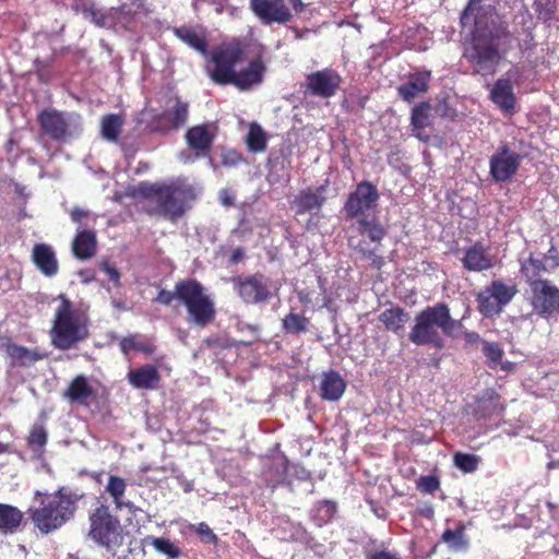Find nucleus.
<instances>
[{"mask_svg": "<svg viewBox=\"0 0 559 559\" xmlns=\"http://www.w3.org/2000/svg\"><path fill=\"white\" fill-rule=\"evenodd\" d=\"M409 320V313L401 307H392L385 309L379 314V321L384 325L388 331L397 333L404 329Z\"/></svg>", "mask_w": 559, "mask_h": 559, "instance_id": "obj_32", "label": "nucleus"}, {"mask_svg": "<svg viewBox=\"0 0 559 559\" xmlns=\"http://www.w3.org/2000/svg\"><path fill=\"white\" fill-rule=\"evenodd\" d=\"M466 527L463 523H459L455 530L447 528L441 536L443 543L455 551H463L468 548L469 542L465 534Z\"/></svg>", "mask_w": 559, "mask_h": 559, "instance_id": "obj_36", "label": "nucleus"}, {"mask_svg": "<svg viewBox=\"0 0 559 559\" xmlns=\"http://www.w3.org/2000/svg\"><path fill=\"white\" fill-rule=\"evenodd\" d=\"M155 350H156V345L152 341L144 340L143 337L141 340L140 345H138V349H136V352L143 353L145 355H152L155 353Z\"/></svg>", "mask_w": 559, "mask_h": 559, "instance_id": "obj_62", "label": "nucleus"}, {"mask_svg": "<svg viewBox=\"0 0 559 559\" xmlns=\"http://www.w3.org/2000/svg\"><path fill=\"white\" fill-rule=\"evenodd\" d=\"M430 80V71H418L409 74L408 81L397 87L399 96L404 102L412 103L415 98L428 92Z\"/></svg>", "mask_w": 559, "mask_h": 559, "instance_id": "obj_23", "label": "nucleus"}, {"mask_svg": "<svg viewBox=\"0 0 559 559\" xmlns=\"http://www.w3.org/2000/svg\"><path fill=\"white\" fill-rule=\"evenodd\" d=\"M195 198L194 188L190 185L180 181L166 183L157 200L156 213L175 223L186 214L189 203Z\"/></svg>", "mask_w": 559, "mask_h": 559, "instance_id": "obj_9", "label": "nucleus"}, {"mask_svg": "<svg viewBox=\"0 0 559 559\" xmlns=\"http://www.w3.org/2000/svg\"><path fill=\"white\" fill-rule=\"evenodd\" d=\"M459 337H463L466 344L475 345L478 343H483L480 335L475 331H466L464 328L461 331V335Z\"/></svg>", "mask_w": 559, "mask_h": 559, "instance_id": "obj_60", "label": "nucleus"}, {"mask_svg": "<svg viewBox=\"0 0 559 559\" xmlns=\"http://www.w3.org/2000/svg\"><path fill=\"white\" fill-rule=\"evenodd\" d=\"M483 353L492 364H498L503 356V350L497 343H490L487 341H483Z\"/></svg>", "mask_w": 559, "mask_h": 559, "instance_id": "obj_53", "label": "nucleus"}, {"mask_svg": "<svg viewBox=\"0 0 559 559\" xmlns=\"http://www.w3.org/2000/svg\"><path fill=\"white\" fill-rule=\"evenodd\" d=\"M100 270L107 274L110 281L115 283L116 286L120 285V272L118 269L108 260H103L99 264Z\"/></svg>", "mask_w": 559, "mask_h": 559, "instance_id": "obj_56", "label": "nucleus"}, {"mask_svg": "<svg viewBox=\"0 0 559 559\" xmlns=\"http://www.w3.org/2000/svg\"><path fill=\"white\" fill-rule=\"evenodd\" d=\"M142 337L143 336L140 334H130L128 336H124L119 342L120 350L126 355H128L132 350H136L138 345H140V343H141Z\"/></svg>", "mask_w": 559, "mask_h": 559, "instance_id": "obj_54", "label": "nucleus"}, {"mask_svg": "<svg viewBox=\"0 0 559 559\" xmlns=\"http://www.w3.org/2000/svg\"><path fill=\"white\" fill-rule=\"evenodd\" d=\"M73 9L98 27L111 26V10L99 9L92 0H78Z\"/></svg>", "mask_w": 559, "mask_h": 559, "instance_id": "obj_26", "label": "nucleus"}, {"mask_svg": "<svg viewBox=\"0 0 559 559\" xmlns=\"http://www.w3.org/2000/svg\"><path fill=\"white\" fill-rule=\"evenodd\" d=\"M534 9L537 19L548 23L555 19L557 4L555 0H536L534 3Z\"/></svg>", "mask_w": 559, "mask_h": 559, "instance_id": "obj_46", "label": "nucleus"}, {"mask_svg": "<svg viewBox=\"0 0 559 559\" xmlns=\"http://www.w3.org/2000/svg\"><path fill=\"white\" fill-rule=\"evenodd\" d=\"M246 48L245 43L238 38L224 41L213 48L205 67L210 79L217 85H233L241 92L260 85L266 71L260 57L252 59L240 71H236V67L246 58Z\"/></svg>", "mask_w": 559, "mask_h": 559, "instance_id": "obj_1", "label": "nucleus"}, {"mask_svg": "<svg viewBox=\"0 0 559 559\" xmlns=\"http://www.w3.org/2000/svg\"><path fill=\"white\" fill-rule=\"evenodd\" d=\"M506 412L501 396L493 390L487 389L477 396L473 404V415L477 420H500Z\"/></svg>", "mask_w": 559, "mask_h": 559, "instance_id": "obj_17", "label": "nucleus"}, {"mask_svg": "<svg viewBox=\"0 0 559 559\" xmlns=\"http://www.w3.org/2000/svg\"><path fill=\"white\" fill-rule=\"evenodd\" d=\"M379 198V192L373 183L367 180L359 182L344 204L346 216L348 218L366 216L367 211L377 206Z\"/></svg>", "mask_w": 559, "mask_h": 559, "instance_id": "obj_14", "label": "nucleus"}, {"mask_svg": "<svg viewBox=\"0 0 559 559\" xmlns=\"http://www.w3.org/2000/svg\"><path fill=\"white\" fill-rule=\"evenodd\" d=\"M480 457L475 454L456 452L453 455V463L463 473H474L479 465Z\"/></svg>", "mask_w": 559, "mask_h": 559, "instance_id": "obj_44", "label": "nucleus"}, {"mask_svg": "<svg viewBox=\"0 0 559 559\" xmlns=\"http://www.w3.org/2000/svg\"><path fill=\"white\" fill-rule=\"evenodd\" d=\"M23 520V513L13 506L0 503V531L15 532Z\"/></svg>", "mask_w": 559, "mask_h": 559, "instance_id": "obj_35", "label": "nucleus"}, {"mask_svg": "<svg viewBox=\"0 0 559 559\" xmlns=\"http://www.w3.org/2000/svg\"><path fill=\"white\" fill-rule=\"evenodd\" d=\"M490 100L503 112H515L516 98L509 79H498L490 90Z\"/></svg>", "mask_w": 559, "mask_h": 559, "instance_id": "obj_21", "label": "nucleus"}, {"mask_svg": "<svg viewBox=\"0 0 559 559\" xmlns=\"http://www.w3.org/2000/svg\"><path fill=\"white\" fill-rule=\"evenodd\" d=\"M217 134V127L212 123H202L187 129L186 143L191 151L182 160L193 163L197 159L209 157L212 162L211 151Z\"/></svg>", "mask_w": 559, "mask_h": 559, "instance_id": "obj_12", "label": "nucleus"}, {"mask_svg": "<svg viewBox=\"0 0 559 559\" xmlns=\"http://www.w3.org/2000/svg\"><path fill=\"white\" fill-rule=\"evenodd\" d=\"M431 110L432 107L429 102H420L412 109L411 126L414 135L419 140L427 141L429 138L425 130L430 126Z\"/></svg>", "mask_w": 559, "mask_h": 559, "instance_id": "obj_30", "label": "nucleus"}, {"mask_svg": "<svg viewBox=\"0 0 559 559\" xmlns=\"http://www.w3.org/2000/svg\"><path fill=\"white\" fill-rule=\"evenodd\" d=\"M477 302L479 312L485 317H492L502 311V308L487 288L477 295Z\"/></svg>", "mask_w": 559, "mask_h": 559, "instance_id": "obj_42", "label": "nucleus"}, {"mask_svg": "<svg viewBox=\"0 0 559 559\" xmlns=\"http://www.w3.org/2000/svg\"><path fill=\"white\" fill-rule=\"evenodd\" d=\"M123 127V119L116 114H108L102 118V136L109 142H117Z\"/></svg>", "mask_w": 559, "mask_h": 559, "instance_id": "obj_37", "label": "nucleus"}, {"mask_svg": "<svg viewBox=\"0 0 559 559\" xmlns=\"http://www.w3.org/2000/svg\"><path fill=\"white\" fill-rule=\"evenodd\" d=\"M345 389L346 383L337 371L330 370L323 373L320 385L322 400L336 402L343 396Z\"/></svg>", "mask_w": 559, "mask_h": 559, "instance_id": "obj_25", "label": "nucleus"}, {"mask_svg": "<svg viewBox=\"0 0 559 559\" xmlns=\"http://www.w3.org/2000/svg\"><path fill=\"white\" fill-rule=\"evenodd\" d=\"M532 292L531 305L533 310L542 318H551L559 312V288L551 282H534L530 286Z\"/></svg>", "mask_w": 559, "mask_h": 559, "instance_id": "obj_16", "label": "nucleus"}, {"mask_svg": "<svg viewBox=\"0 0 559 559\" xmlns=\"http://www.w3.org/2000/svg\"><path fill=\"white\" fill-rule=\"evenodd\" d=\"M342 82V76L337 71L332 68H324L306 76L305 94L320 98H331L336 95Z\"/></svg>", "mask_w": 559, "mask_h": 559, "instance_id": "obj_15", "label": "nucleus"}, {"mask_svg": "<svg viewBox=\"0 0 559 559\" xmlns=\"http://www.w3.org/2000/svg\"><path fill=\"white\" fill-rule=\"evenodd\" d=\"M181 305L187 311V322L190 325L204 329L216 318L214 299L206 293L205 287L195 278H189L186 292L180 295Z\"/></svg>", "mask_w": 559, "mask_h": 559, "instance_id": "obj_8", "label": "nucleus"}, {"mask_svg": "<svg viewBox=\"0 0 559 559\" xmlns=\"http://www.w3.org/2000/svg\"><path fill=\"white\" fill-rule=\"evenodd\" d=\"M250 2L252 11L264 24H285L304 9L301 0H251Z\"/></svg>", "mask_w": 559, "mask_h": 559, "instance_id": "obj_11", "label": "nucleus"}, {"mask_svg": "<svg viewBox=\"0 0 559 559\" xmlns=\"http://www.w3.org/2000/svg\"><path fill=\"white\" fill-rule=\"evenodd\" d=\"M440 488V480L435 475L421 476L417 481V489L423 493L432 495Z\"/></svg>", "mask_w": 559, "mask_h": 559, "instance_id": "obj_52", "label": "nucleus"}, {"mask_svg": "<svg viewBox=\"0 0 559 559\" xmlns=\"http://www.w3.org/2000/svg\"><path fill=\"white\" fill-rule=\"evenodd\" d=\"M126 490L127 481L124 478L117 475L109 476L107 485L105 486V491L112 499L115 506H119L121 503V499L123 498Z\"/></svg>", "mask_w": 559, "mask_h": 559, "instance_id": "obj_41", "label": "nucleus"}, {"mask_svg": "<svg viewBox=\"0 0 559 559\" xmlns=\"http://www.w3.org/2000/svg\"><path fill=\"white\" fill-rule=\"evenodd\" d=\"M544 260H549L552 262L550 269H556L559 266V251L554 245H551L548 252L545 254Z\"/></svg>", "mask_w": 559, "mask_h": 559, "instance_id": "obj_61", "label": "nucleus"}, {"mask_svg": "<svg viewBox=\"0 0 559 559\" xmlns=\"http://www.w3.org/2000/svg\"><path fill=\"white\" fill-rule=\"evenodd\" d=\"M247 144L251 152H263L266 148V136L259 126H252L247 136Z\"/></svg>", "mask_w": 559, "mask_h": 559, "instance_id": "obj_45", "label": "nucleus"}, {"mask_svg": "<svg viewBox=\"0 0 559 559\" xmlns=\"http://www.w3.org/2000/svg\"><path fill=\"white\" fill-rule=\"evenodd\" d=\"M80 498L63 487L52 493L36 491L27 514L41 534H49L74 516Z\"/></svg>", "mask_w": 559, "mask_h": 559, "instance_id": "obj_4", "label": "nucleus"}, {"mask_svg": "<svg viewBox=\"0 0 559 559\" xmlns=\"http://www.w3.org/2000/svg\"><path fill=\"white\" fill-rule=\"evenodd\" d=\"M289 463L287 460H285L281 465L280 468H276L277 478L276 479H266V486L270 487L272 490H275L278 486L285 484V476L288 471Z\"/></svg>", "mask_w": 559, "mask_h": 559, "instance_id": "obj_55", "label": "nucleus"}, {"mask_svg": "<svg viewBox=\"0 0 559 559\" xmlns=\"http://www.w3.org/2000/svg\"><path fill=\"white\" fill-rule=\"evenodd\" d=\"M95 395L93 386L88 383V380L82 376H75L64 390L62 396L70 402H75L85 405L87 400Z\"/></svg>", "mask_w": 559, "mask_h": 559, "instance_id": "obj_29", "label": "nucleus"}, {"mask_svg": "<svg viewBox=\"0 0 559 559\" xmlns=\"http://www.w3.org/2000/svg\"><path fill=\"white\" fill-rule=\"evenodd\" d=\"M522 155L508 143L500 144L489 159V174L496 182L510 180L522 163Z\"/></svg>", "mask_w": 559, "mask_h": 559, "instance_id": "obj_13", "label": "nucleus"}, {"mask_svg": "<svg viewBox=\"0 0 559 559\" xmlns=\"http://www.w3.org/2000/svg\"><path fill=\"white\" fill-rule=\"evenodd\" d=\"M197 533L207 543L216 544L218 540L217 536L206 523H200L197 527Z\"/></svg>", "mask_w": 559, "mask_h": 559, "instance_id": "obj_57", "label": "nucleus"}, {"mask_svg": "<svg viewBox=\"0 0 559 559\" xmlns=\"http://www.w3.org/2000/svg\"><path fill=\"white\" fill-rule=\"evenodd\" d=\"M151 545L158 551L171 559H177L181 555V550L168 538L152 537Z\"/></svg>", "mask_w": 559, "mask_h": 559, "instance_id": "obj_47", "label": "nucleus"}, {"mask_svg": "<svg viewBox=\"0 0 559 559\" xmlns=\"http://www.w3.org/2000/svg\"><path fill=\"white\" fill-rule=\"evenodd\" d=\"M128 382L138 390H155L158 388L162 377L156 366L146 364L131 369L127 374Z\"/></svg>", "mask_w": 559, "mask_h": 559, "instance_id": "obj_24", "label": "nucleus"}, {"mask_svg": "<svg viewBox=\"0 0 559 559\" xmlns=\"http://www.w3.org/2000/svg\"><path fill=\"white\" fill-rule=\"evenodd\" d=\"M37 122L43 133L56 142L78 138L84 130L83 118L75 111L45 108L38 112Z\"/></svg>", "mask_w": 559, "mask_h": 559, "instance_id": "obj_7", "label": "nucleus"}, {"mask_svg": "<svg viewBox=\"0 0 559 559\" xmlns=\"http://www.w3.org/2000/svg\"><path fill=\"white\" fill-rule=\"evenodd\" d=\"M235 292L247 305L269 302L272 298L271 281L262 273L238 275L231 278Z\"/></svg>", "mask_w": 559, "mask_h": 559, "instance_id": "obj_10", "label": "nucleus"}, {"mask_svg": "<svg viewBox=\"0 0 559 559\" xmlns=\"http://www.w3.org/2000/svg\"><path fill=\"white\" fill-rule=\"evenodd\" d=\"M97 251L96 234L93 230L79 231L72 241V252L79 260L93 258Z\"/></svg>", "mask_w": 559, "mask_h": 559, "instance_id": "obj_28", "label": "nucleus"}, {"mask_svg": "<svg viewBox=\"0 0 559 559\" xmlns=\"http://www.w3.org/2000/svg\"><path fill=\"white\" fill-rule=\"evenodd\" d=\"M188 283L189 278H186L178 281L175 284L174 290L162 288L154 301L166 307H170L175 300L181 304L182 297L180 295L186 292Z\"/></svg>", "mask_w": 559, "mask_h": 559, "instance_id": "obj_40", "label": "nucleus"}, {"mask_svg": "<svg viewBox=\"0 0 559 559\" xmlns=\"http://www.w3.org/2000/svg\"><path fill=\"white\" fill-rule=\"evenodd\" d=\"M484 0H469L466 8L461 14V20L463 23H465V20H467L471 15L474 14L475 11L479 10L480 3Z\"/></svg>", "mask_w": 559, "mask_h": 559, "instance_id": "obj_59", "label": "nucleus"}, {"mask_svg": "<svg viewBox=\"0 0 559 559\" xmlns=\"http://www.w3.org/2000/svg\"><path fill=\"white\" fill-rule=\"evenodd\" d=\"M548 271L549 269L547 267L545 260L535 258L533 254L521 262L520 272L528 286L534 282H546L547 280H542L539 277L543 273Z\"/></svg>", "mask_w": 559, "mask_h": 559, "instance_id": "obj_34", "label": "nucleus"}, {"mask_svg": "<svg viewBox=\"0 0 559 559\" xmlns=\"http://www.w3.org/2000/svg\"><path fill=\"white\" fill-rule=\"evenodd\" d=\"M462 329L463 320L453 319L449 305L440 301L416 313L407 336L416 346H430L440 350L445 347L443 336L459 338Z\"/></svg>", "mask_w": 559, "mask_h": 559, "instance_id": "obj_3", "label": "nucleus"}, {"mask_svg": "<svg viewBox=\"0 0 559 559\" xmlns=\"http://www.w3.org/2000/svg\"><path fill=\"white\" fill-rule=\"evenodd\" d=\"M32 262L47 277L55 276L59 271L56 252L47 243H35L32 250Z\"/></svg>", "mask_w": 559, "mask_h": 559, "instance_id": "obj_22", "label": "nucleus"}, {"mask_svg": "<svg viewBox=\"0 0 559 559\" xmlns=\"http://www.w3.org/2000/svg\"><path fill=\"white\" fill-rule=\"evenodd\" d=\"M316 512V516L319 518L321 522L328 523L332 521L336 513V503L330 500H322L318 502Z\"/></svg>", "mask_w": 559, "mask_h": 559, "instance_id": "obj_51", "label": "nucleus"}, {"mask_svg": "<svg viewBox=\"0 0 559 559\" xmlns=\"http://www.w3.org/2000/svg\"><path fill=\"white\" fill-rule=\"evenodd\" d=\"M111 10V23L116 24H129L133 21L135 13L131 10L130 5L121 4L117 8H110Z\"/></svg>", "mask_w": 559, "mask_h": 559, "instance_id": "obj_50", "label": "nucleus"}, {"mask_svg": "<svg viewBox=\"0 0 559 559\" xmlns=\"http://www.w3.org/2000/svg\"><path fill=\"white\" fill-rule=\"evenodd\" d=\"M0 348L11 358L13 366L29 367L47 357V354L37 348L29 349L13 343L10 337H3L1 340Z\"/></svg>", "mask_w": 559, "mask_h": 559, "instance_id": "obj_19", "label": "nucleus"}, {"mask_svg": "<svg viewBox=\"0 0 559 559\" xmlns=\"http://www.w3.org/2000/svg\"><path fill=\"white\" fill-rule=\"evenodd\" d=\"M367 559H400L395 554L388 550H377L368 556Z\"/></svg>", "mask_w": 559, "mask_h": 559, "instance_id": "obj_63", "label": "nucleus"}, {"mask_svg": "<svg viewBox=\"0 0 559 559\" xmlns=\"http://www.w3.org/2000/svg\"><path fill=\"white\" fill-rule=\"evenodd\" d=\"M516 38L504 21H490L475 26L463 46V58L471 64L473 73L492 75Z\"/></svg>", "mask_w": 559, "mask_h": 559, "instance_id": "obj_2", "label": "nucleus"}, {"mask_svg": "<svg viewBox=\"0 0 559 559\" xmlns=\"http://www.w3.org/2000/svg\"><path fill=\"white\" fill-rule=\"evenodd\" d=\"M48 433L43 424H34L27 437V444L33 451H40L47 443Z\"/></svg>", "mask_w": 559, "mask_h": 559, "instance_id": "obj_43", "label": "nucleus"}, {"mask_svg": "<svg viewBox=\"0 0 559 559\" xmlns=\"http://www.w3.org/2000/svg\"><path fill=\"white\" fill-rule=\"evenodd\" d=\"M357 230L359 235L367 236L377 246L381 245V241L388 234L386 228L376 215L359 217L357 219Z\"/></svg>", "mask_w": 559, "mask_h": 559, "instance_id": "obj_31", "label": "nucleus"}, {"mask_svg": "<svg viewBox=\"0 0 559 559\" xmlns=\"http://www.w3.org/2000/svg\"><path fill=\"white\" fill-rule=\"evenodd\" d=\"M310 320L302 313L290 311L282 319V329L286 334L298 335L309 330Z\"/></svg>", "mask_w": 559, "mask_h": 559, "instance_id": "obj_39", "label": "nucleus"}, {"mask_svg": "<svg viewBox=\"0 0 559 559\" xmlns=\"http://www.w3.org/2000/svg\"><path fill=\"white\" fill-rule=\"evenodd\" d=\"M174 33L189 47L193 48L201 55H207L209 41L204 34H200L194 28L189 26L177 27L175 28Z\"/></svg>", "mask_w": 559, "mask_h": 559, "instance_id": "obj_33", "label": "nucleus"}, {"mask_svg": "<svg viewBox=\"0 0 559 559\" xmlns=\"http://www.w3.org/2000/svg\"><path fill=\"white\" fill-rule=\"evenodd\" d=\"M356 251L360 254V257L362 259H366L368 261H370V264L372 267L377 269V270H381L384 264H385V260L382 255H379L377 253V248H373V249H369L365 246V242L364 241H360L356 247H355Z\"/></svg>", "mask_w": 559, "mask_h": 559, "instance_id": "obj_48", "label": "nucleus"}, {"mask_svg": "<svg viewBox=\"0 0 559 559\" xmlns=\"http://www.w3.org/2000/svg\"><path fill=\"white\" fill-rule=\"evenodd\" d=\"M88 524V537L97 545L107 549L122 545L123 526L105 502L97 501V506L90 510Z\"/></svg>", "mask_w": 559, "mask_h": 559, "instance_id": "obj_6", "label": "nucleus"}, {"mask_svg": "<svg viewBox=\"0 0 559 559\" xmlns=\"http://www.w3.org/2000/svg\"><path fill=\"white\" fill-rule=\"evenodd\" d=\"M188 114V104L176 97L173 108L157 117L158 121L166 120L167 123L163 127H155L154 130L165 132L170 129H179L186 123Z\"/></svg>", "mask_w": 559, "mask_h": 559, "instance_id": "obj_27", "label": "nucleus"}, {"mask_svg": "<svg viewBox=\"0 0 559 559\" xmlns=\"http://www.w3.org/2000/svg\"><path fill=\"white\" fill-rule=\"evenodd\" d=\"M166 183L165 182H140L136 192L140 197L146 200H155L157 203V200L160 195V192Z\"/></svg>", "mask_w": 559, "mask_h": 559, "instance_id": "obj_49", "label": "nucleus"}, {"mask_svg": "<svg viewBox=\"0 0 559 559\" xmlns=\"http://www.w3.org/2000/svg\"><path fill=\"white\" fill-rule=\"evenodd\" d=\"M222 162L225 166L234 167L242 162V156L236 151H227L222 155Z\"/></svg>", "mask_w": 559, "mask_h": 559, "instance_id": "obj_58", "label": "nucleus"}, {"mask_svg": "<svg viewBox=\"0 0 559 559\" xmlns=\"http://www.w3.org/2000/svg\"><path fill=\"white\" fill-rule=\"evenodd\" d=\"M88 215V212L81 209V207H73L70 212V216L72 218L73 222L75 223H80L83 218L87 217Z\"/></svg>", "mask_w": 559, "mask_h": 559, "instance_id": "obj_64", "label": "nucleus"}, {"mask_svg": "<svg viewBox=\"0 0 559 559\" xmlns=\"http://www.w3.org/2000/svg\"><path fill=\"white\" fill-rule=\"evenodd\" d=\"M461 262L468 272H484L495 266L496 257L489 253V247L481 241H476L464 249Z\"/></svg>", "mask_w": 559, "mask_h": 559, "instance_id": "obj_18", "label": "nucleus"}, {"mask_svg": "<svg viewBox=\"0 0 559 559\" xmlns=\"http://www.w3.org/2000/svg\"><path fill=\"white\" fill-rule=\"evenodd\" d=\"M50 337L53 346L60 350L73 348L88 337L86 320L63 295L55 312Z\"/></svg>", "mask_w": 559, "mask_h": 559, "instance_id": "obj_5", "label": "nucleus"}, {"mask_svg": "<svg viewBox=\"0 0 559 559\" xmlns=\"http://www.w3.org/2000/svg\"><path fill=\"white\" fill-rule=\"evenodd\" d=\"M486 288L501 308L508 305L518 293L515 285H507L501 280L492 281Z\"/></svg>", "mask_w": 559, "mask_h": 559, "instance_id": "obj_38", "label": "nucleus"}, {"mask_svg": "<svg viewBox=\"0 0 559 559\" xmlns=\"http://www.w3.org/2000/svg\"><path fill=\"white\" fill-rule=\"evenodd\" d=\"M328 185L329 181L325 180L323 185L317 188L308 187L300 190L294 200L296 213L300 215L314 210H321L326 201L325 192Z\"/></svg>", "mask_w": 559, "mask_h": 559, "instance_id": "obj_20", "label": "nucleus"}]
</instances>
